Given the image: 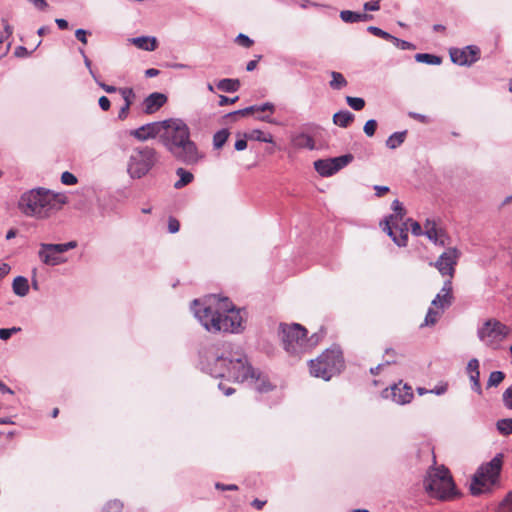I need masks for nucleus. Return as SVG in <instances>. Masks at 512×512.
I'll return each instance as SVG.
<instances>
[{
	"instance_id": "1",
	"label": "nucleus",
	"mask_w": 512,
	"mask_h": 512,
	"mask_svg": "<svg viewBox=\"0 0 512 512\" xmlns=\"http://www.w3.org/2000/svg\"><path fill=\"white\" fill-rule=\"evenodd\" d=\"M195 316L209 332H239L243 329V317L228 298L210 297L205 302H193Z\"/></svg>"
},
{
	"instance_id": "2",
	"label": "nucleus",
	"mask_w": 512,
	"mask_h": 512,
	"mask_svg": "<svg viewBox=\"0 0 512 512\" xmlns=\"http://www.w3.org/2000/svg\"><path fill=\"white\" fill-rule=\"evenodd\" d=\"M161 143L172 156L186 165H196L204 154L199 151L196 143L190 138L189 127L181 120H167Z\"/></svg>"
},
{
	"instance_id": "3",
	"label": "nucleus",
	"mask_w": 512,
	"mask_h": 512,
	"mask_svg": "<svg viewBox=\"0 0 512 512\" xmlns=\"http://www.w3.org/2000/svg\"><path fill=\"white\" fill-rule=\"evenodd\" d=\"M67 202L68 198L63 193L38 188L21 196L19 208L27 216L46 219L60 211Z\"/></svg>"
},
{
	"instance_id": "4",
	"label": "nucleus",
	"mask_w": 512,
	"mask_h": 512,
	"mask_svg": "<svg viewBox=\"0 0 512 512\" xmlns=\"http://www.w3.org/2000/svg\"><path fill=\"white\" fill-rule=\"evenodd\" d=\"M227 355L222 353L217 355L213 372L216 377L227 378L236 382H244L250 379L260 380L259 376H255V371L248 364L246 356L240 351H227Z\"/></svg>"
},
{
	"instance_id": "5",
	"label": "nucleus",
	"mask_w": 512,
	"mask_h": 512,
	"mask_svg": "<svg viewBox=\"0 0 512 512\" xmlns=\"http://www.w3.org/2000/svg\"><path fill=\"white\" fill-rule=\"evenodd\" d=\"M284 350L291 356L300 357L314 349L321 337L314 333L307 337V329L298 323L279 325Z\"/></svg>"
},
{
	"instance_id": "6",
	"label": "nucleus",
	"mask_w": 512,
	"mask_h": 512,
	"mask_svg": "<svg viewBox=\"0 0 512 512\" xmlns=\"http://www.w3.org/2000/svg\"><path fill=\"white\" fill-rule=\"evenodd\" d=\"M425 491L430 497L451 500L457 496L452 475L445 466L431 467L424 479Z\"/></svg>"
},
{
	"instance_id": "7",
	"label": "nucleus",
	"mask_w": 512,
	"mask_h": 512,
	"mask_svg": "<svg viewBox=\"0 0 512 512\" xmlns=\"http://www.w3.org/2000/svg\"><path fill=\"white\" fill-rule=\"evenodd\" d=\"M343 367L342 351L336 347L326 349L316 359L309 362L310 374L326 381L340 373Z\"/></svg>"
},
{
	"instance_id": "8",
	"label": "nucleus",
	"mask_w": 512,
	"mask_h": 512,
	"mask_svg": "<svg viewBox=\"0 0 512 512\" xmlns=\"http://www.w3.org/2000/svg\"><path fill=\"white\" fill-rule=\"evenodd\" d=\"M503 464V455L497 454L490 462L481 465L474 474L470 491L472 495H479L490 491L498 480Z\"/></svg>"
},
{
	"instance_id": "9",
	"label": "nucleus",
	"mask_w": 512,
	"mask_h": 512,
	"mask_svg": "<svg viewBox=\"0 0 512 512\" xmlns=\"http://www.w3.org/2000/svg\"><path fill=\"white\" fill-rule=\"evenodd\" d=\"M157 161V152L149 146H140L133 149L128 163V172L133 178L146 175Z\"/></svg>"
},
{
	"instance_id": "10",
	"label": "nucleus",
	"mask_w": 512,
	"mask_h": 512,
	"mask_svg": "<svg viewBox=\"0 0 512 512\" xmlns=\"http://www.w3.org/2000/svg\"><path fill=\"white\" fill-rule=\"evenodd\" d=\"M509 334V328L496 320H488L478 330L479 339L488 347L498 349Z\"/></svg>"
},
{
	"instance_id": "11",
	"label": "nucleus",
	"mask_w": 512,
	"mask_h": 512,
	"mask_svg": "<svg viewBox=\"0 0 512 512\" xmlns=\"http://www.w3.org/2000/svg\"><path fill=\"white\" fill-rule=\"evenodd\" d=\"M76 247V241H70L63 244L41 243L38 256L44 264L56 266L66 262V259L62 256L63 253Z\"/></svg>"
},
{
	"instance_id": "12",
	"label": "nucleus",
	"mask_w": 512,
	"mask_h": 512,
	"mask_svg": "<svg viewBox=\"0 0 512 512\" xmlns=\"http://www.w3.org/2000/svg\"><path fill=\"white\" fill-rule=\"evenodd\" d=\"M460 256L461 252L457 248L449 247L439 255L435 262H431L430 265L435 267L443 277H446V280L452 282Z\"/></svg>"
},
{
	"instance_id": "13",
	"label": "nucleus",
	"mask_w": 512,
	"mask_h": 512,
	"mask_svg": "<svg viewBox=\"0 0 512 512\" xmlns=\"http://www.w3.org/2000/svg\"><path fill=\"white\" fill-rule=\"evenodd\" d=\"M352 160L353 155L351 154L329 159H320L314 162V168L321 176L329 177L347 166Z\"/></svg>"
},
{
	"instance_id": "14",
	"label": "nucleus",
	"mask_w": 512,
	"mask_h": 512,
	"mask_svg": "<svg viewBox=\"0 0 512 512\" xmlns=\"http://www.w3.org/2000/svg\"><path fill=\"white\" fill-rule=\"evenodd\" d=\"M382 397L385 399H391L399 405H405L412 401L414 394L411 386L399 381L398 383L391 385L389 388H385L382 391Z\"/></svg>"
},
{
	"instance_id": "15",
	"label": "nucleus",
	"mask_w": 512,
	"mask_h": 512,
	"mask_svg": "<svg viewBox=\"0 0 512 512\" xmlns=\"http://www.w3.org/2000/svg\"><path fill=\"white\" fill-rule=\"evenodd\" d=\"M168 123L167 120L162 122H153L146 125H143L137 129L131 130L129 134L136 138L139 141H146L149 139H154L159 136L161 139V134L164 131L165 124Z\"/></svg>"
},
{
	"instance_id": "16",
	"label": "nucleus",
	"mask_w": 512,
	"mask_h": 512,
	"mask_svg": "<svg viewBox=\"0 0 512 512\" xmlns=\"http://www.w3.org/2000/svg\"><path fill=\"white\" fill-rule=\"evenodd\" d=\"M274 111L275 106L270 102H266L262 105H254L247 107L245 109L235 112L234 114L241 116L253 115L258 120L265 121L268 123H274V121L271 119V115L274 113Z\"/></svg>"
},
{
	"instance_id": "17",
	"label": "nucleus",
	"mask_w": 512,
	"mask_h": 512,
	"mask_svg": "<svg viewBox=\"0 0 512 512\" xmlns=\"http://www.w3.org/2000/svg\"><path fill=\"white\" fill-rule=\"evenodd\" d=\"M479 49L476 46H466L463 49H451L452 62L458 65H471L477 61Z\"/></svg>"
},
{
	"instance_id": "18",
	"label": "nucleus",
	"mask_w": 512,
	"mask_h": 512,
	"mask_svg": "<svg viewBox=\"0 0 512 512\" xmlns=\"http://www.w3.org/2000/svg\"><path fill=\"white\" fill-rule=\"evenodd\" d=\"M454 301L453 286L450 280H445L440 292L432 300L431 305L443 312L448 309Z\"/></svg>"
},
{
	"instance_id": "19",
	"label": "nucleus",
	"mask_w": 512,
	"mask_h": 512,
	"mask_svg": "<svg viewBox=\"0 0 512 512\" xmlns=\"http://www.w3.org/2000/svg\"><path fill=\"white\" fill-rule=\"evenodd\" d=\"M424 234L429 240L441 246H445L449 239L445 231L438 226L436 221L430 219H427L424 223Z\"/></svg>"
},
{
	"instance_id": "20",
	"label": "nucleus",
	"mask_w": 512,
	"mask_h": 512,
	"mask_svg": "<svg viewBox=\"0 0 512 512\" xmlns=\"http://www.w3.org/2000/svg\"><path fill=\"white\" fill-rule=\"evenodd\" d=\"M383 231L387 232V234L392 237L393 241L398 246H406L408 241V226L407 223H404L401 227H398V223L396 227L390 225V220L384 221Z\"/></svg>"
},
{
	"instance_id": "21",
	"label": "nucleus",
	"mask_w": 512,
	"mask_h": 512,
	"mask_svg": "<svg viewBox=\"0 0 512 512\" xmlns=\"http://www.w3.org/2000/svg\"><path fill=\"white\" fill-rule=\"evenodd\" d=\"M291 145L295 149H309L313 150L315 148L314 139L306 134V133H298L291 136Z\"/></svg>"
},
{
	"instance_id": "22",
	"label": "nucleus",
	"mask_w": 512,
	"mask_h": 512,
	"mask_svg": "<svg viewBox=\"0 0 512 512\" xmlns=\"http://www.w3.org/2000/svg\"><path fill=\"white\" fill-rule=\"evenodd\" d=\"M130 42L144 51H154L158 46L157 39L152 36L135 37L130 39Z\"/></svg>"
},
{
	"instance_id": "23",
	"label": "nucleus",
	"mask_w": 512,
	"mask_h": 512,
	"mask_svg": "<svg viewBox=\"0 0 512 512\" xmlns=\"http://www.w3.org/2000/svg\"><path fill=\"white\" fill-rule=\"evenodd\" d=\"M167 98H144L141 107L146 114H153L158 111L166 102Z\"/></svg>"
},
{
	"instance_id": "24",
	"label": "nucleus",
	"mask_w": 512,
	"mask_h": 512,
	"mask_svg": "<svg viewBox=\"0 0 512 512\" xmlns=\"http://www.w3.org/2000/svg\"><path fill=\"white\" fill-rule=\"evenodd\" d=\"M216 87L221 92L235 93L240 88V81L238 79L225 78L218 81Z\"/></svg>"
},
{
	"instance_id": "25",
	"label": "nucleus",
	"mask_w": 512,
	"mask_h": 512,
	"mask_svg": "<svg viewBox=\"0 0 512 512\" xmlns=\"http://www.w3.org/2000/svg\"><path fill=\"white\" fill-rule=\"evenodd\" d=\"M354 120V115L349 111H339L333 115V122L339 127L346 128Z\"/></svg>"
},
{
	"instance_id": "26",
	"label": "nucleus",
	"mask_w": 512,
	"mask_h": 512,
	"mask_svg": "<svg viewBox=\"0 0 512 512\" xmlns=\"http://www.w3.org/2000/svg\"><path fill=\"white\" fill-rule=\"evenodd\" d=\"M13 292L18 296H26L29 292L28 280L23 276H18L12 284Z\"/></svg>"
},
{
	"instance_id": "27",
	"label": "nucleus",
	"mask_w": 512,
	"mask_h": 512,
	"mask_svg": "<svg viewBox=\"0 0 512 512\" xmlns=\"http://www.w3.org/2000/svg\"><path fill=\"white\" fill-rule=\"evenodd\" d=\"M176 174L179 177V180H177L174 183V187L176 189H181L185 187L186 185L190 184L194 179V175L191 172L185 170L184 168H178L176 170Z\"/></svg>"
},
{
	"instance_id": "28",
	"label": "nucleus",
	"mask_w": 512,
	"mask_h": 512,
	"mask_svg": "<svg viewBox=\"0 0 512 512\" xmlns=\"http://www.w3.org/2000/svg\"><path fill=\"white\" fill-rule=\"evenodd\" d=\"M246 139L252 141H260L265 143H274L273 135L270 133H265L261 130L254 129L249 133L245 134Z\"/></svg>"
},
{
	"instance_id": "29",
	"label": "nucleus",
	"mask_w": 512,
	"mask_h": 512,
	"mask_svg": "<svg viewBox=\"0 0 512 512\" xmlns=\"http://www.w3.org/2000/svg\"><path fill=\"white\" fill-rule=\"evenodd\" d=\"M392 209L395 211V215H390L386 220H390V225L396 227V224L403 219L405 215V210L402 206V203L398 200H394L392 203Z\"/></svg>"
},
{
	"instance_id": "30",
	"label": "nucleus",
	"mask_w": 512,
	"mask_h": 512,
	"mask_svg": "<svg viewBox=\"0 0 512 512\" xmlns=\"http://www.w3.org/2000/svg\"><path fill=\"white\" fill-rule=\"evenodd\" d=\"M443 313L444 312L442 310L435 308L434 306L431 305V307L428 309L424 323L422 325H426V326L435 325Z\"/></svg>"
},
{
	"instance_id": "31",
	"label": "nucleus",
	"mask_w": 512,
	"mask_h": 512,
	"mask_svg": "<svg viewBox=\"0 0 512 512\" xmlns=\"http://www.w3.org/2000/svg\"><path fill=\"white\" fill-rule=\"evenodd\" d=\"M415 60L419 63H425L429 65H439L442 61L439 56L428 53H417L415 55Z\"/></svg>"
},
{
	"instance_id": "32",
	"label": "nucleus",
	"mask_w": 512,
	"mask_h": 512,
	"mask_svg": "<svg viewBox=\"0 0 512 512\" xmlns=\"http://www.w3.org/2000/svg\"><path fill=\"white\" fill-rule=\"evenodd\" d=\"M406 134V131L396 132L392 134L386 141L387 147H389L390 149H395L399 147L404 142Z\"/></svg>"
},
{
	"instance_id": "33",
	"label": "nucleus",
	"mask_w": 512,
	"mask_h": 512,
	"mask_svg": "<svg viewBox=\"0 0 512 512\" xmlns=\"http://www.w3.org/2000/svg\"><path fill=\"white\" fill-rule=\"evenodd\" d=\"M496 426L501 434H512V418L498 420Z\"/></svg>"
},
{
	"instance_id": "34",
	"label": "nucleus",
	"mask_w": 512,
	"mask_h": 512,
	"mask_svg": "<svg viewBox=\"0 0 512 512\" xmlns=\"http://www.w3.org/2000/svg\"><path fill=\"white\" fill-rule=\"evenodd\" d=\"M229 137V132L226 129L220 130L215 133L213 137V145L216 149L221 148Z\"/></svg>"
},
{
	"instance_id": "35",
	"label": "nucleus",
	"mask_w": 512,
	"mask_h": 512,
	"mask_svg": "<svg viewBox=\"0 0 512 512\" xmlns=\"http://www.w3.org/2000/svg\"><path fill=\"white\" fill-rule=\"evenodd\" d=\"M332 76V79L330 81V86L333 88V89H341L342 87H344L346 85V79L344 78V76L339 73V72H332L331 74Z\"/></svg>"
},
{
	"instance_id": "36",
	"label": "nucleus",
	"mask_w": 512,
	"mask_h": 512,
	"mask_svg": "<svg viewBox=\"0 0 512 512\" xmlns=\"http://www.w3.org/2000/svg\"><path fill=\"white\" fill-rule=\"evenodd\" d=\"M340 18L346 23L359 22V13L350 10H343L340 12Z\"/></svg>"
},
{
	"instance_id": "37",
	"label": "nucleus",
	"mask_w": 512,
	"mask_h": 512,
	"mask_svg": "<svg viewBox=\"0 0 512 512\" xmlns=\"http://www.w3.org/2000/svg\"><path fill=\"white\" fill-rule=\"evenodd\" d=\"M505 378V374L502 371L491 372L488 379V387L498 386Z\"/></svg>"
},
{
	"instance_id": "38",
	"label": "nucleus",
	"mask_w": 512,
	"mask_h": 512,
	"mask_svg": "<svg viewBox=\"0 0 512 512\" xmlns=\"http://www.w3.org/2000/svg\"><path fill=\"white\" fill-rule=\"evenodd\" d=\"M123 503L119 500H111L103 507V512H122Z\"/></svg>"
},
{
	"instance_id": "39",
	"label": "nucleus",
	"mask_w": 512,
	"mask_h": 512,
	"mask_svg": "<svg viewBox=\"0 0 512 512\" xmlns=\"http://www.w3.org/2000/svg\"><path fill=\"white\" fill-rule=\"evenodd\" d=\"M498 512H512V492H509L500 502Z\"/></svg>"
},
{
	"instance_id": "40",
	"label": "nucleus",
	"mask_w": 512,
	"mask_h": 512,
	"mask_svg": "<svg viewBox=\"0 0 512 512\" xmlns=\"http://www.w3.org/2000/svg\"><path fill=\"white\" fill-rule=\"evenodd\" d=\"M389 41H391L397 48L402 49V50L415 49V46L412 43L405 41V40H401L393 35Z\"/></svg>"
},
{
	"instance_id": "41",
	"label": "nucleus",
	"mask_w": 512,
	"mask_h": 512,
	"mask_svg": "<svg viewBox=\"0 0 512 512\" xmlns=\"http://www.w3.org/2000/svg\"><path fill=\"white\" fill-rule=\"evenodd\" d=\"M367 31L371 34H373L374 36H377V37H380V38H383L385 40H390V38H392V35L389 34L388 32L376 27V26H369L367 28Z\"/></svg>"
},
{
	"instance_id": "42",
	"label": "nucleus",
	"mask_w": 512,
	"mask_h": 512,
	"mask_svg": "<svg viewBox=\"0 0 512 512\" xmlns=\"http://www.w3.org/2000/svg\"><path fill=\"white\" fill-rule=\"evenodd\" d=\"M348 105L354 110H361L365 106L364 98H347Z\"/></svg>"
},
{
	"instance_id": "43",
	"label": "nucleus",
	"mask_w": 512,
	"mask_h": 512,
	"mask_svg": "<svg viewBox=\"0 0 512 512\" xmlns=\"http://www.w3.org/2000/svg\"><path fill=\"white\" fill-rule=\"evenodd\" d=\"M236 43L242 47L249 48L253 45V40L250 39L247 35L240 33L236 39Z\"/></svg>"
},
{
	"instance_id": "44",
	"label": "nucleus",
	"mask_w": 512,
	"mask_h": 512,
	"mask_svg": "<svg viewBox=\"0 0 512 512\" xmlns=\"http://www.w3.org/2000/svg\"><path fill=\"white\" fill-rule=\"evenodd\" d=\"M61 182L65 185H74L77 183V178L74 174L66 171L61 175Z\"/></svg>"
},
{
	"instance_id": "45",
	"label": "nucleus",
	"mask_w": 512,
	"mask_h": 512,
	"mask_svg": "<svg viewBox=\"0 0 512 512\" xmlns=\"http://www.w3.org/2000/svg\"><path fill=\"white\" fill-rule=\"evenodd\" d=\"M377 122L375 120H368L364 125V132L367 136L371 137L375 134Z\"/></svg>"
},
{
	"instance_id": "46",
	"label": "nucleus",
	"mask_w": 512,
	"mask_h": 512,
	"mask_svg": "<svg viewBox=\"0 0 512 512\" xmlns=\"http://www.w3.org/2000/svg\"><path fill=\"white\" fill-rule=\"evenodd\" d=\"M470 380L473 382V389L478 393H481V385H480V372L474 371V373H469Z\"/></svg>"
},
{
	"instance_id": "47",
	"label": "nucleus",
	"mask_w": 512,
	"mask_h": 512,
	"mask_svg": "<svg viewBox=\"0 0 512 512\" xmlns=\"http://www.w3.org/2000/svg\"><path fill=\"white\" fill-rule=\"evenodd\" d=\"M19 331H20V328H18V327H13L10 329L1 328L0 329V339L8 340L13 334H15Z\"/></svg>"
},
{
	"instance_id": "48",
	"label": "nucleus",
	"mask_w": 512,
	"mask_h": 512,
	"mask_svg": "<svg viewBox=\"0 0 512 512\" xmlns=\"http://www.w3.org/2000/svg\"><path fill=\"white\" fill-rule=\"evenodd\" d=\"M131 101L130 98H124V104L121 106L118 117L123 120L127 117L128 110L130 108Z\"/></svg>"
},
{
	"instance_id": "49",
	"label": "nucleus",
	"mask_w": 512,
	"mask_h": 512,
	"mask_svg": "<svg viewBox=\"0 0 512 512\" xmlns=\"http://www.w3.org/2000/svg\"><path fill=\"white\" fill-rule=\"evenodd\" d=\"M503 402L507 408L512 410V385L503 393Z\"/></svg>"
},
{
	"instance_id": "50",
	"label": "nucleus",
	"mask_w": 512,
	"mask_h": 512,
	"mask_svg": "<svg viewBox=\"0 0 512 512\" xmlns=\"http://www.w3.org/2000/svg\"><path fill=\"white\" fill-rule=\"evenodd\" d=\"M180 229V223L175 217H169L168 230L170 233H176Z\"/></svg>"
},
{
	"instance_id": "51",
	"label": "nucleus",
	"mask_w": 512,
	"mask_h": 512,
	"mask_svg": "<svg viewBox=\"0 0 512 512\" xmlns=\"http://www.w3.org/2000/svg\"><path fill=\"white\" fill-rule=\"evenodd\" d=\"M448 389V384L446 382H440L433 389L429 390L430 393L436 395H443Z\"/></svg>"
},
{
	"instance_id": "52",
	"label": "nucleus",
	"mask_w": 512,
	"mask_h": 512,
	"mask_svg": "<svg viewBox=\"0 0 512 512\" xmlns=\"http://www.w3.org/2000/svg\"><path fill=\"white\" fill-rule=\"evenodd\" d=\"M408 222H410V228L414 235L419 236L423 233L421 225L417 221L409 219Z\"/></svg>"
},
{
	"instance_id": "53",
	"label": "nucleus",
	"mask_w": 512,
	"mask_h": 512,
	"mask_svg": "<svg viewBox=\"0 0 512 512\" xmlns=\"http://www.w3.org/2000/svg\"><path fill=\"white\" fill-rule=\"evenodd\" d=\"M379 1L380 0H377V1H370V2H366L364 4V10L365 11H378L380 9V6H379Z\"/></svg>"
},
{
	"instance_id": "54",
	"label": "nucleus",
	"mask_w": 512,
	"mask_h": 512,
	"mask_svg": "<svg viewBox=\"0 0 512 512\" xmlns=\"http://www.w3.org/2000/svg\"><path fill=\"white\" fill-rule=\"evenodd\" d=\"M215 487H216V489L221 490V491H226V490H229V491H236V490H238V486H237V485H235V484L225 485V484H223V483H219V482H217V483L215 484Z\"/></svg>"
},
{
	"instance_id": "55",
	"label": "nucleus",
	"mask_w": 512,
	"mask_h": 512,
	"mask_svg": "<svg viewBox=\"0 0 512 512\" xmlns=\"http://www.w3.org/2000/svg\"><path fill=\"white\" fill-rule=\"evenodd\" d=\"M75 37L83 44H87V31L84 29H77L75 31Z\"/></svg>"
},
{
	"instance_id": "56",
	"label": "nucleus",
	"mask_w": 512,
	"mask_h": 512,
	"mask_svg": "<svg viewBox=\"0 0 512 512\" xmlns=\"http://www.w3.org/2000/svg\"><path fill=\"white\" fill-rule=\"evenodd\" d=\"M474 371H479V361L477 359H471L469 362H468V365H467V372L468 374L469 373H474Z\"/></svg>"
},
{
	"instance_id": "57",
	"label": "nucleus",
	"mask_w": 512,
	"mask_h": 512,
	"mask_svg": "<svg viewBox=\"0 0 512 512\" xmlns=\"http://www.w3.org/2000/svg\"><path fill=\"white\" fill-rule=\"evenodd\" d=\"M10 265L5 262H0V280H2L9 272H10Z\"/></svg>"
},
{
	"instance_id": "58",
	"label": "nucleus",
	"mask_w": 512,
	"mask_h": 512,
	"mask_svg": "<svg viewBox=\"0 0 512 512\" xmlns=\"http://www.w3.org/2000/svg\"><path fill=\"white\" fill-rule=\"evenodd\" d=\"M409 116L421 123H428L430 121L426 115H422V114H418V113H414V112H410Z\"/></svg>"
},
{
	"instance_id": "59",
	"label": "nucleus",
	"mask_w": 512,
	"mask_h": 512,
	"mask_svg": "<svg viewBox=\"0 0 512 512\" xmlns=\"http://www.w3.org/2000/svg\"><path fill=\"white\" fill-rule=\"evenodd\" d=\"M247 140L248 139H238L236 142H235V149L237 151H242L244 150L246 147H247Z\"/></svg>"
},
{
	"instance_id": "60",
	"label": "nucleus",
	"mask_w": 512,
	"mask_h": 512,
	"mask_svg": "<svg viewBox=\"0 0 512 512\" xmlns=\"http://www.w3.org/2000/svg\"><path fill=\"white\" fill-rule=\"evenodd\" d=\"M375 191L378 197H382L389 191V188L386 186H375Z\"/></svg>"
},
{
	"instance_id": "61",
	"label": "nucleus",
	"mask_w": 512,
	"mask_h": 512,
	"mask_svg": "<svg viewBox=\"0 0 512 512\" xmlns=\"http://www.w3.org/2000/svg\"><path fill=\"white\" fill-rule=\"evenodd\" d=\"M32 4H34L40 10H44L47 7L46 0H29Z\"/></svg>"
},
{
	"instance_id": "62",
	"label": "nucleus",
	"mask_w": 512,
	"mask_h": 512,
	"mask_svg": "<svg viewBox=\"0 0 512 512\" xmlns=\"http://www.w3.org/2000/svg\"><path fill=\"white\" fill-rule=\"evenodd\" d=\"M55 22H56L57 26L59 27V29H61V30H65L68 28V22L65 19L57 18L55 20Z\"/></svg>"
},
{
	"instance_id": "63",
	"label": "nucleus",
	"mask_w": 512,
	"mask_h": 512,
	"mask_svg": "<svg viewBox=\"0 0 512 512\" xmlns=\"http://www.w3.org/2000/svg\"><path fill=\"white\" fill-rule=\"evenodd\" d=\"M99 105L103 110H108L110 108L109 98H99Z\"/></svg>"
},
{
	"instance_id": "64",
	"label": "nucleus",
	"mask_w": 512,
	"mask_h": 512,
	"mask_svg": "<svg viewBox=\"0 0 512 512\" xmlns=\"http://www.w3.org/2000/svg\"><path fill=\"white\" fill-rule=\"evenodd\" d=\"M100 85L103 88V90L106 93H108V94H112V93H116L117 92V88L112 86V85H107V84H103V83H101Z\"/></svg>"
}]
</instances>
